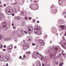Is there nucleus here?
<instances>
[{
  "instance_id": "1",
  "label": "nucleus",
  "mask_w": 66,
  "mask_h": 66,
  "mask_svg": "<svg viewBox=\"0 0 66 66\" xmlns=\"http://www.w3.org/2000/svg\"><path fill=\"white\" fill-rule=\"evenodd\" d=\"M34 32L35 33L38 35H41L42 30H40V27L38 25L36 26L34 28Z\"/></svg>"
},
{
  "instance_id": "2",
  "label": "nucleus",
  "mask_w": 66,
  "mask_h": 66,
  "mask_svg": "<svg viewBox=\"0 0 66 66\" xmlns=\"http://www.w3.org/2000/svg\"><path fill=\"white\" fill-rule=\"evenodd\" d=\"M28 44L26 43L23 45V48L24 49V50H27V49L29 48V45Z\"/></svg>"
},
{
  "instance_id": "3",
  "label": "nucleus",
  "mask_w": 66,
  "mask_h": 66,
  "mask_svg": "<svg viewBox=\"0 0 66 66\" xmlns=\"http://www.w3.org/2000/svg\"><path fill=\"white\" fill-rule=\"evenodd\" d=\"M52 49V50H54V52L56 53H57V51H58V48L57 47H53V46H52L51 48Z\"/></svg>"
},
{
  "instance_id": "4",
  "label": "nucleus",
  "mask_w": 66,
  "mask_h": 66,
  "mask_svg": "<svg viewBox=\"0 0 66 66\" xmlns=\"http://www.w3.org/2000/svg\"><path fill=\"white\" fill-rule=\"evenodd\" d=\"M10 57L7 56H6V57L4 58V60L5 62H7L8 61H10Z\"/></svg>"
},
{
  "instance_id": "5",
  "label": "nucleus",
  "mask_w": 66,
  "mask_h": 66,
  "mask_svg": "<svg viewBox=\"0 0 66 66\" xmlns=\"http://www.w3.org/2000/svg\"><path fill=\"white\" fill-rule=\"evenodd\" d=\"M38 42H39V43H40V45H41L42 46H44L45 45V43L43 41V40H40V39H39L37 40Z\"/></svg>"
},
{
  "instance_id": "6",
  "label": "nucleus",
  "mask_w": 66,
  "mask_h": 66,
  "mask_svg": "<svg viewBox=\"0 0 66 66\" xmlns=\"http://www.w3.org/2000/svg\"><path fill=\"white\" fill-rule=\"evenodd\" d=\"M30 28H31V27H27L28 29V31L27 32V33L29 34H31L32 30V29H30Z\"/></svg>"
},
{
  "instance_id": "7",
  "label": "nucleus",
  "mask_w": 66,
  "mask_h": 66,
  "mask_svg": "<svg viewBox=\"0 0 66 66\" xmlns=\"http://www.w3.org/2000/svg\"><path fill=\"white\" fill-rule=\"evenodd\" d=\"M26 41L28 43H30V42L32 41V39L31 38H29V37H27L26 38Z\"/></svg>"
},
{
  "instance_id": "8",
  "label": "nucleus",
  "mask_w": 66,
  "mask_h": 66,
  "mask_svg": "<svg viewBox=\"0 0 66 66\" xmlns=\"http://www.w3.org/2000/svg\"><path fill=\"white\" fill-rule=\"evenodd\" d=\"M47 54H49L51 56H53L54 55V53H53L52 52H50L49 51L47 52Z\"/></svg>"
},
{
  "instance_id": "9",
  "label": "nucleus",
  "mask_w": 66,
  "mask_h": 66,
  "mask_svg": "<svg viewBox=\"0 0 66 66\" xmlns=\"http://www.w3.org/2000/svg\"><path fill=\"white\" fill-rule=\"evenodd\" d=\"M11 49L13 48V45L8 47V48L9 49V50H8V51L10 52H11Z\"/></svg>"
},
{
  "instance_id": "10",
  "label": "nucleus",
  "mask_w": 66,
  "mask_h": 66,
  "mask_svg": "<svg viewBox=\"0 0 66 66\" xmlns=\"http://www.w3.org/2000/svg\"><path fill=\"white\" fill-rule=\"evenodd\" d=\"M60 28H61V29L62 30H63L65 29V28H64V26L62 25H60Z\"/></svg>"
},
{
  "instance_id": "11",
  "label": "nucleus",
  "mask_w": 66,
  "mask_h": 66,
  "mask_svg": "<svg viewBox=\"0 0 66 66\" xmlns=\"http://www.w3.org/2000/svg\"><path fill=\"white\" fill-rule=\"evenodd\" d=\"M5 12H6V14H7V15H10L9 14H8V13L11 12H10V11L9 10L5 11Z\"/></svg>"
},
{
  "instance_id": "12",
  "label": "nucleus",
  "mask_w": 66,
  "mask_h": 66,
  "mask_svg": "<svg viewBox=\"0 0 66 66\" xmlns=\"http://www.w3.org/2000/svg\"><path fill=\"white\" fill-rule=\"evenodd\" d=\"M5 40L6 42H8L9 40H10V38H6L4 39Z\"/></svg>"
},
{
  "instance_id": "13",
  "label": "nucleus",
  "mask_w": 66,
  "mask_h": 66,
  "mask_svg": "<svg viewBox=\"0 0 66 66\" xmlns=\"http://www.w3.org/2000/svg\"><path fill=\"white\" fill-rule=\"evenodd\" d=\"M62 47L65 49H66V45H65V44L64 43V45H63L62 46Z\"/></svg>"
},
{
  "instance_id": "14",
  "label": "nucleus",
  "mask_w": 66,
  "mask_h": 66,
  "mask_svg": "<svg viewBox=\"0 0 66 66\" xmlns=\"http://www.w3.org/2000/svg\"><path fill=\"white\" fill-rule=\"evenodd\" d=\"M21 15L22 16H24V13H23V11L22 12H21Z\"/></svg>"
},
{
  "instance_id": "15",
  "label": "nucleus",
  "mask_w": 66,
  "mask_h": 66,
  "mask_svg": "<svg viewBox=\"0 0 66 66\" xmlns=\"http://www.w3.org/2000/svg\"><path fill=\"white\" fill-rule=\"evenodd\" d=\"M2 19V14L0 15V20H1Z\"/></svg>"
},
{
  "instance_id": "16",
  "label": "nucleus",
  "mask_w": 66,
  "mask_h": 66,
  "mask_svg": "<svg viewBox=\"0 0 66 66\" xmlns=\"http://www.w3.org/2000/svg\"><path fill=\"white\" fill-rule=\"evenodd\" d=\"M63 2L62 0H59V2L60 3H62Z\"/></svg>"
},
{
  "instance_id": "17",
  "label": "nucleus",
  "mask_w": 66,
  "mask_h": 66,
  "mask_svg": "<svg viewBox=\"0 0 66 66\" xmlns=\"http://www.w3.org/2000/svg\"><path fill=\"white\" fill-rule=\"evenodd\" d=\"M14 41L15 42H17V41L18 40V39L17 38H16L14 39Z\"/></svg>"
},
{
  "instance_id": "18",
  "label": "nucleus",
  "mask_w": 66,
  "mask_h": 66,
  "mask_svg": "<svg viewBox=\"0 0 66 66\" xmlns=\"http://www.w3.org/2000/svg\"><path fill=\"white\" fill-rule=\"evenodd\" d=\"M0 60L1 62H3V58L1 57L0 59Z\"/></svg>"
},
{
  "instance_id": "19",
  "label": "nucleus",
  "mask_w": 66,
  "mask_h": 66,
  "mask_svg": "<svg viewBox=\"0 0 66 66\" xmlns=\"http://www.w3.org/2000/svg\"><path fill=\"white\" fill-rule=\"evenodd\" d=\"M63 64H64L63 62H62L61 63H60L59 64V65L60 66H62V65H63Z\"/></svg>"
},
{
  "instance_id": "20",
  "label": "nucleus",
  "mask_w": 66,
  "mask_h": 66,
  "mask_svg": "<svg viewBox=\"0 0 66 66\" xmlns=\"http://www.w3.org/2000/svg\"><path fill=\"white\" fill-rule=\"evenodd\" d=\"M17 19H18V20H20V17L19 16L18 17H17Z\"/></svg>"
},
{
  "instance_id": "21",
  "label": "nucleus",
  "mask_w": 66,
  "mask_h": 66,
  "mask_svg": "<svg viewBox=\"0 0 66 66\" xmlns=\"http://www.w3.org/2000/svg\"><path fill=\"white\" fill-rule=\"evenodd\" d=\"M24 24H25L24 22H23L22 23L21 25L22 26H23L24 25Z\"/></svg>"
},
{
  "instance_id": "22",
  "label": "nucleus",
  "mask_w": 66,
  "mask_h": 66,
  "mask_svg": "<svg viewBox=\"0 0 66 66\" xmlns=\"http://www.w3.org/2000/svg\"><path fill=\"white\" fill-rule=\"evenodd\" d=\"M30 52H26V54H30Z\"/></svg>"
},
{
  "instance_id": "23",
  "label": "nucleus",
  "mask_w": 66,
  "mask_h": 66,
  "mask_svg": "<svg viewBox=\"0 0 66 66\" xmlns=\"http://www.w3.org/2000/svg\"><path fill=\"white\" fill-rule=\"evenodd\" d=\"M59 22H60V21H61V22H62V23H63V22H64V21L63 20H60V21H59Z\"/></svg>"
},
{
  "instance_id": "24",
  "label": "nucleus",
  "mask_w": 66,
  "mask_h": 66,
  "mask_svg": "<svg viewBox=\"0 0 66 66\" xmlns=\"http://www.w3.org/2000/svg\"><path fill=\"white\" fill-rule=\"evenodd\" d=\"M13 28L14 29H16V27H15L13 26Z\"/></svg>"
},
{
  "instance_id": "25",
  "label": "nucleus",
  "mask_w": 66,
  "mask_h": 66,
  "mask_svg": "<svg viewBox=\"0 0 66 66\" xmlns=\"http://www.w3.org/2000/svg\"><path fill=\"white\" fill-rule=\"evenodd\" d=\"M12 33L13 34H15V32L13 31L12 32Z\"/></svg>"
},
{
  "instance_id": "26",
  "label": "nucleus",
  "mask_w": 66,
  "mask_h": 66,
  "mask_svg": "<svg viewBox=\"0 0 66 66\" xmlns=\"http://www.w3.org/2000/svg\"><path fill=\"white\" fill-rule=\"evenodd\" d=\"M40 65V66H41V64H40V63H39V64H37V66H38V65Z\"/></svg>"
},
{
  "instance_id": "27",
  "label": "nucleus",
  "mask_w": 66,
  "mask_h": 66,
  "mask_svg": "<svg viewBox=\"0 0 66 66\" xmlns=\"http://www.w3.org/2000/svg\"><path fill=\"white\" fill-rule=\"evenodd\" d=\"M32 21H33V22H35V20L34 19H33L32 20Z\"/></svg>"
},
{
  "instance_id": "28",
  "label": "nucleus",
  "mask_w": 66,
  "mask_h": 66,
  "mask_svg": "<svg viewBox=\"0 0 66 66\" xmlns=\"http://www.w3.org/2000/svg\"><path fill=\"white\" fill-rule=\"evenodd\" d=\"M6 6V4H4V7H5V6Z\"/></svg>"
},
{
  "instance_id": "29",
  "label": "nucleus",
  "mask_w": 66,
  "mask_h": 66,
  "mask_svg": "<svg viewBox=\"0 0 66 66\" xmlns=\"http://www.w3.org/2000/svg\"><path fill=\"white\" fill-rule=\"evenodd\" d=\"M32 6V4H31L29 6V7L31 9V6Z\"/></svg>"
},
{
  "instance_id": "30",
  "label": "nucleus",
  "mask_w": 66,
  "mask_h": 66,
  "mask_svg": "<svg viewBox=\"0 0 66 66\" xmlns=\"http://www.w3.org/2000/svg\"><path fill=\"white\" fill-rule=\"evenodd\" d=\"M65 12H64L62 13V15H65Z\"/></svg>"
},
{
  "instance_id": "31",
  "label": "nucleus",
  "mask_w": 66,
  "mask_h": 66,
  "mask_svg": "<svg viewBox=\"0 0 66 66\" xmlns=\"http://www.w3.org/2000/svg\"><path fill=\"white\" fill-rule=\"evenodd\" d=\"M19 30V28H18L17 29V31H18Z\"/></svg>"
},
{
  "instance_id": "32",
  "label": "nucleus",
  "mask_w": 66,
  "mask_h": 66,
  "mask_svg": "<svg viewBox=\"0 0 66 66\" xmlns=\"http://www.w3.org/2000/svg\"><path fill=\"white\" fill-rule=\"evenodd\" d=\"M32 45L33 46H35V44L32 43Z\"/></svg>"
},
{
  "instance_id": "33",
  "label": "nucleus",
  "mask_w": 66,
  "mask_h": 66,
  "mask_svg": "<svg viewBox=\"0 0 66 66\" xmlns=\"http://www.w3.org/2000/svg\"><path fill=\"white\" fill-rule=\"evenodd\" d=\"M4 48H5L6 47V46L5 45H4Z\"/></svg>"
},
{
  "instance_id": "34",
  "label": "nucleus",
  "mask_w": 66,
  "mask_h": 66,
  "mask_svg": "<svg viewBox=\"0 0 66 66\" xmlns=\"http://www.w3.org/2000/svg\"><path fill=\"white\" fill-rule=\"evenodd\" d=\"M41 59H43V55H42L41 56Z\"/></svg>"
},
{
  "instance_id": "35",
  "label": "nucleus",
  "mask_w": 66,
  "mask_h": 66,
  "mask_svg": "<svg viewBox=\"0 0 66 66\" xmlns=\"http://www.w3.org/2000/svg\"><path fill=\"white\" fill-rule=\"evenodd\" d=\"M25 19H26V20H27V19H28V18L27 17H25Z\"/></svg>"
},
{
  "instance_id": "36",
  "label": "nucleus",
  "mask_w": 66,
  "mask_h": 66,
  "mask_svg": "<svg viewBox=\"0 0 66 66\" xmlns=\"http://www.w3.org/2000/svg\"><path fill=\"white\" fill-rule=\"evenodd\" d=\"M3 27H4V28H6V25H3Z\"/></svg>"
},
{
  "instance_id": "37",
  "label": "nucleus",
  "mask_w": 66,
  "mask_h": 66,
  "mask_svg": "<svg viewBox=\"0 0 66 66\" xmlns=\"http://www.w3.org/2000/svg\"><path fill=\"white\" fill-rule=\"evenodd\" d=\"M23 58H24L25 57H26V56H25V55H24L23 56Z\"/></svg>"
},
{
  "instance_id": "38",
  "label": "nucleus",
  "mask_w": 66,
  "mask_h": 66,
  "mask_svg": "<svg viewBox=\"0 0 66 66\" xmlns=\"http://www.w3.org/2000/svg\"><path fill=\"white\" fill-rule=\"evenodd\" d=\"M21 58H22V56H20L19 57V59H21Z\"/></svg>"
},
{
  "instance_id": "39",
  "label": "nucleus",
  "mask_w": 66,
  "mask_h": 66,
  "mask_svg": "<svg viewBox=\"0 0 66 66\" xmlns=\"http://www.w3.org/2000/svg\"><path fill=\"white\" fill-rule=\"evenodd\" d=\"M24 32L25 33H26L27 35V32L26 31H24Z\"/></svg>"
},
{
  "instance_id": "40",
  "label": "nucleus",
  "mask_w": 66,
  "mask_h": 66,
  "mask_svg": "<svg viewBox=\"0 0 66 66\" xmlns=\"http://www.w3.org/2000/svg\"><path fill=\"white\" fill-rule=\"evenodd\" d=\"M31 19H32V18H29V20H31Z\"/></svg>"
},
{
  "instance_id": "41",
  "label": "nucleus",
  "mask_w": 66,
  "mask_h": 66,
  "mask_svg": "<svg viewBox=\"0 0 66 66\" xmlns=\"http://www.w3.org/2000/svg\"><path fill=\"white\" fill-rule=\"evenodd\" d=\"M3 51H6V50H5V49H4L3 50Z\"/></svg>"
},
{
  "instance_id": "42",
  "label": "nucleus",
  "mask_w": 66,
  "mask_h": 66,
  "mask_svg": "<svg viewBox=\"0 0 66 66\" xmlns=\"http://www.w3.org/2000/svg\"><path fill=\"white\" fill-rule=\"evenodd\" d=\"M12 16H14V15H15V14H14V13H13L12 14Z\"/></svg>"
},
{
  "instance_id": "43",
  "label": "nucleus",
  "mask_w": 66,
  "mask_h": 66,
  "mask_svg": "<svg viewBox=\"0 0 66 66\" xmlns=\"http://www.w3.org/2000/svg\"><path fill=\"white\" fill-rule=\"evenodd\" d=\"M2 37H1V36H0V40L2 39Z\"/></svg>"
},
{
  "instance_id": "44",
  "label": "nucleus",
  "mask_w": 66,
  "mask_h": 66,
  "mask_svg": "<svg viewBox=\"0 0 66 66\" xmlns=\"http://www.w3.org/2000/svg\"><path fill=\"white\" fill-rule=\"evenodd\" d=\"M42 66H45V65H44V63H42Z\"/></svg>"
},
{
  "instance_id": "45",
  "label": "nucleus",
  "mask_w": 66,
  "mask_h": 66,
  "mask_svg": "<svg viewBox=\"0 0 66 66\" xmlns=\"http://www.w3.org/2000/svg\"><path fill=\"white\" fill-rule=\"evenodd\" d=\"M23 42L24 43H26V40H24Z\"/></svg>"
},
{
  "instance_id": "46",
  "label": "nucleus",
  "mask_w": 66,
  "mask_h": 66,
  "mask_svg": "<svg viewBox=\"0 0 66 66\" xmlns=\"http://www.w3.org/2000/svg\"><path fill=\"white\" fill-rule=\"evenodd\" d=\"M34 3H37V1H34Z\"/></svg>"
},
{
  "instance_id": "47",
  "label": "nucleus",
  "mask_w": 66,
  "mask_h": 66,
  "mask_svg": "<svg viewBox=\"0 0 66 66\" xmlns=\"http://www.w3.org/2000/svg\"><path fill=\"white\" fill-rule=\"evenodd\" d=\"M37 23H39V21H37Z\"/></svg>"
},
{
  "instance_id": "48",
  "label": "nucleus",
  "mask_w": 66,
  "mask_h": 66,
  "mask_svg": "<svg viewBox=\"0 0 66 66\" xmlns=\"http://www.w3.org/2000/svg\"><path fill=\"white\" fill-rule=\"evenodd\" d=\"M6 66H8L9 65L8 63H6Z\"/></svg>"
},
{
  "instance_id": "49",
  "label": "nucleus",
  "mask_w": 66,
  "mask_h": 66,
  "mask_svg": "<svg viewBox=\"0 0 66 66\" xmlns=\"http://www.w3.org/2000/svg\"><path fill=\"white\" fill-rule=\"evenodd\" d=\"M32 57L33 58H34V56H33V55H32Z\"/></svg>"
},
{
  "instance_id": "50",
  "label": "nucleus",
  "mask_w": 66,
  "mask_h": 66,
  "mask_svg": "<svg viewBox=\"0 0 66 66\" xmlns=\"http://www.w3.org/2000/svg\"><path fill=\"white\" fill-rule=\"evenodd\" d=\"M15 48H17V46H14Z\"/></svg>"
},
{
  "instance_id": "51",
  "label": "nucleus",
  "mask_w": 66,
  "mask_h": 66,
  "mask_svg": "<svg viewBox=\"0 0 66 66\" xmlns=\"http://www.w3.org/2000/svg\"><path fill=\"white\" fill-rule=\"evenodd\" d=\"M12 26H14V24L13 23H12Z\"/></svg>"
},
{
  "instance_id": "52",
  "label": "nucleus",
  "mask_w": 66,
  "mask_h": 66,
  "mask_svg": "<svg viewBox=\"0 0 66 66\" xmlns=\"http://www.w3.org/2000/svg\"><path fill=\"white\" fill-rule=\"evenodd\" d=\"M65 55V54H63L62 55Z\"/></svg>"
},
{
  "instance_id": "53",
  "label": "nucleus",
  "mask_w": 66,
  "mask_h": 66,
  "mask_svg": "<svg viewBox=\"0 0 66 66\" xmlns=\"http://www.w3.org/2000/svg\"><path fill=\"white\" fill-rule=\"evenodd\" d=\"M65 36H66V33H65L64 34Z\"/></svg>"
},
{
  "instance_id": "54",
  "label": "nucleus",
  "mask_w": 66,
  "mask_h": 66,
  "mask_svg": "<svg viewBox=\"0 0 66 66\" xmlns=\"http://www.w3.org/2000/svg\"><path fill=\"white\" fill-rule=\"evenodd\" d=\"M1 46H2V48H3V46H2V45H1Z\"/></svg>"
},
{
  "instance_id": "55",
  "label": "nucleus",
  "mask_w": 66,
  "mask_h": 66,
  "mask_svg": "<svg viewBox=\"0 0 66 66\" xmlns=\"http://www.w3.org/2000/svg\"><path fill=\"white\" fill-rule=\"evenodd\" d=\"M64 57H66V55H65V56H64Z\"/></svg>"
},
{
  "instance_id": "56",
  "label": "nucleus",
  "mask_w": 66,
  "mask_h": 66,
  "mask_svg": "<svg viewBox=\"0 0 66 66\" xmlns=\"http://www.w3.org/2000/svg\"><path fill=\"white\" fill-rule=\"evenodd\" d=\"M30 1H31V2H32V1H33V0H30Z\"/></svg>"
},
{
  "instance_id": "57",
  "label": "nucleus",
  "mask_w": 66,
  "mask_h": 66,
  "mask_svg": "<svg viewBox=\"0 0 66 66\" xmlns=\"http://www.w3.org/2000/svg\"><path fill=\"white\" fill-rule=\"evenodd\" d=\"M45 37H47V35H46V36H45Z\"/></svg>"
},
{
  "instance_id": "58",
  "label": "nucleus",
  "mask_w": 66,
  "mask_h": 66,
  "mask_svg": "<svg viewBox=\"0 0 66 66\" xmlns=\"http://www.w3.org/2000/svg\"><path fill=\"white\" fill-rule=\"evenodd\" d=\"M22 60H24V59H23V58L22 59Z\"/></svg>"
},
{
  "instance_id": "59",
  "label": "nucleus",
  "mask_w": 66,
  "mask_h": 66,
  "mask_svg": "<svg viewBox=\"0 0 66 66\" xmlns=\"http://www.w3.org/2000/svg\"><path fill=\"white\" fill-rule=\"evenodd\" d=\"M56 13V11L55 12V13H54V14H55V13Z\"/></svg>"
},
{
  "instance_id": "60",
  "label": "nucleus",
  "mask_w": 66,
  "mask_h": 66,
  "mask_svg": "<svg viewBox=\"0 0 66 66\" xmlns=\"http://www.w3.org/2000/svg\"><path fill=\"white\" fill-rule=\"evenodd\" d=\"M53 7V6H51V8H52Z\"/></svg>"
},
{
  "instance_id": "61",
  "label": "nucleus",
  "mask_w": 66,
  "mask_h": 66,
  "mask_svg": "<svg viewBox=\"0 0 66 66\" xmlns=\"http://www.w3.org/2000/svg\"><path fill=\"white\" fill-rule=\"evenodd\" d=\"M0 6H1V7H2V5H0Z\"/></svg>"
},
{
  "instance_id": "62",
  "label": "nucleus",
  "mask_w": 66,
  "mask_h": 66,
  "mask_svg": "<svg viewBox=\"0 0 66 66\" xmlns=\"http://www.w3.org/2000/svg\"><path fill=\"white\" fill-rule=\"evenodd\" d=\"M55 63H58V62H55Z\"/></svg>"
},
{
  "instance_id": "63",
  "label": "nucleus",
  "mask_w": 66,
  "mask_h": 66,
  "mask_svg": "<svg viewBox=\"0 0 66 66\" xmlns=\"http://www.w3.org/2000/svg\"><path fill=\"white\" fill-rule=\"evenodd\" d=\"M50 43H52V41H50Z\"/></svg>"
},
{
  "instance_id": "64",
  "label": "nucleus",
  "mask_w": 66,
  "mask_h": 66,
  "mask_svg": "<svg viewBox=\"0 0 66 66\" xmlns=\"http://www.w3.org/2000/svg\"><path fill=\"white\" fill-rule=\"evenodd\" d=\"M60 55H62L61 54V53H60Z\"/></svg>"
}]
</instances>
